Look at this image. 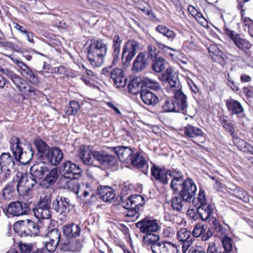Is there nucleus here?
Segmentation results:
<instances>
[{"label":"nucleus","instance_id":"10","mask_svg":"<svg viewBox=\"0 0 253 253\" xmlns=\"http://www.w3.org/2000/svg\"><path fill=\"white\" fill-rule=\"evenodd\" d=\"M13 62L20 69L23 77L33 85H38L40 82L38 77L33 70L25 64L21 60L12 59Z\"/></svg>","mask_w":253,"mask_h":253},{"label":"nucleus","instance_id":"28","mask_svg":"<svg viewBox=\"0 0 253 253\" xmlns=\"http://www.w3.org/2000/svg\"><path fill=\"white\" fill-rule=\"evenodd\" d=\"M52 208L37 204L33 209L35 216L38 219H48L51 217Z\"/></svg>","mask_w":253,"mask_h":253},{"label":"nucleus","instance_id":"16","mask_svg":"<svg viewBox=\"0 0 253 253\" xmlns=\"http://www.w3.org/2000/svg\"><path fill=\"white\" fill-rule=\"evenodd\" d=\"M215 206L213 205H209L207 207V212L208 216H207V221H208L209 224L211 226V228L216 230L217 232L220 231L221 226L219 221L216 218V213Z\"/></svg>","mask_w":253,"mask_h":253},{"label":"nucleus","instance_id":"36","mask_svg":"<svg viewBox=\"0 0 253 253\" xmlns=\"http://www.w3.org/2000/svg\"><path fill=\"white\" fill-rule=\"evenodd\" d=\"M169 68H171L173 71V74L176 76L175 73L174 72L173 69L171 67L169 66L167 61L162 57H158L156 58L155 60H153V62L152 65V70L157 73H160L164 71V70L165 69H166V72L167 69Z\"/></svg>","mask_w":253,"mask_h":253},{"label":"nucleus","instance_id":"42","mask_svg":"<svg viewBox=\"0 0 253 253\" xmlns=\"http://www.w3.org/2000/svg\"><path fill=\"white\" fill-rule=\"evenodd\" d=\"M33 144L37 150L38 158L50 148L49 146L39 137L34 139Z\"/></svg>","mask_w":253,"mask_h":253},{"label":"nucleus","instance_id":"13","mask_svg":"<svg viewBox=\"0 0 253 253\" xmlns=\"http://www.w3.org/2000/svg\"><path fill=\"white\" fill-rule=\"evenodd\" d=\"M112 152H114L118 159L122 163H129L131 157L133 154V150L129 147L118 146L110 148Z\"/></svg>","mask_w":253,"mask_h":253},{"label":"nucleus","instance_id":"58","mask_svg":"<svg viewBox=\"0 0 253 253\" xmlns=\"http://www.w3.org/2000/svg\"><path fill=\"white\" fill-rule=\"evenodd\" d=\"M18 247L21 253H30L33 250L31 244H27L22 242L18 243Z\"/></svg>","mask_w":253,"mask_h":253},{"label":"nucleus","instance_id":"5","mask_svg":"<svg viewBox=\"0 0 253 253\" xmlns=\"http://www.w3.org/2000/svg\"><path fill=\"white\" fill-rule=\"evenodd\" d=\"M14 166V159L9 153H1L0 155V180L1 182L10 176Z\"/></svg>","mask_w":253,"mask_h":253},{"label":"nucleus","instance_id":"17","mask_svg":"<svg viewBox=\"0 0 253 253\" xmlns=\"http://www.w3.org/2000/svg\"><path fill=\"white\" fill-rule=\"evenodd\" d=\"M152 175L156 180L163 184H167L169 182L168 175L169 170H167L164 168H161L154 164L151 169Z\"/></svg>","mask_w":253,"mask_h":253},{"label":"nucleus","instance_id":"44","mask_svg":"<svg viewBox=\"0 0 253 253\" xmlns=\"http://www.w3.org/2000/svg\"><path fill=\"white\" fill-rule=\"evenodd\" d=\"M184 134L189 137H195L202 136L203 132L200 128L188 124L184 127Z\"/></svg>","mask_w":253,"mask_h":253},{"label":"nucleus","instance_id":"33","mask_svg":"<svg viewBox=\"0 0 253 253\" xmlns=\"http://www.w3.org/2000/svg\"><path fill=\"white\" fill-rule=\"evenodd\" d=\"M53 194V192L49 189L43 190L37 204L52 208V201L54 199Z\"/></svg>","mask_w":253,"mask_h":253},{"label":"nucleus","instance_id":"31","mask_svg":"<svg viewBox=\"0 0 253 253\" xmlns=\"http://www.w3.org/2000/svg\"><path fill=\"white\" fill-rule=\"evenodd\" d=\"M63 234L67 238H76L80 235L81 228L75 223L64 225L62 228Z\"/></svg>","mask_w":253,"mask_h":253},{"label":"nucleus","instance_id":"2","mask_svg":"<svg viewBox=\"0 0 253 253\" xmlns=\"http://www.w3.org/2000/svg\"><path fill=\"white\" fill-rule=\"evenodd\" d=\"M107 47L102 40L92 39L87 47V59L93 67L101 66L104 61Z\"/></svg>","mask_w":253,"mask_h":253},{"label":"nucleus","instance_id":"43","mask_svg":"<svg viewBox=\"0 0 253 253\" xmlns=\"http://www.w3.org/2000/svg\"><path fill=\"white\" fill-rule=\"evenodd\" d=\"M10 148L14 157L22 152L23 149L21 147V142L18 137L13 136L10 138Z\"/></svg>","mask_w":253,"mask_h":253},{"label":"nucleus","instance_id":"45","mask_svg":"<svg viewBox=\"0 0 253 253\" xmlns=\"http://www.w3.org/2000/svg\"><path fill=\"white\" fill-rule=\"evenodd\" d=\"M235 143L241 151L247 154L253 155V147L244 140L236 138Z\"/></svg>","mask_w":253,"mask_h":253},{"label":"nucleus","instance_id":"47","mask_svg":"<svg viewBox=\"0 0 253 253\" xmlns=\"http://www.w3.org/2000/svg\"><path fill=\"white\" fill-rule=\"evenodd\" d=\"M185 181L186 179H184V178L172 179L170 185V188L174 193L179 194Z\"/></svg>","mask_w":253,"mask_h":253},{"label":"nucleus","instance_id":"61","mask_svg":"<svg viewBox=\"0 0 253 253\" xmlns=\"http://www.w3.org/2000/svg\"><path fill=\"white\" fill-rule=\"evenodd\" d=\"M51 152V147H50L47 151L43 153L40 157H39L40 162L47 164L50 158V155Z\"/></svg>","mask_w":253,"mask_h":253},{"label":"nucleus","instance_id":"46","mask_svg":"<svg viewBox=\"0 0 253 253\" xmlns=\"http://www.w3.org/2000/svg\"><path fill=\"white\" fill-rule=\"evenodd\" d=\"M45 236L46 238L49 239V240L52 242H55L57 243H59L60 242L61 232L57 228H53L50 229V228H49V230Z\"/></svg>","mask_w":253,"mask_h":253},{"label":"nucleus","instance_id":"41","mask_svg":"<svg viewBox=\"0 0 253 253\" xmlns=\"http://www.w3.org/2000/svg\"><path fill=\"white\" fill-rule=\"evenodd\" d=\"M156 31L166 37L168 41L171 42H173L176 38V35L174 32L164 25H158L156 28Z\"/></svg>","mask_w":253,"mask_h":253},{"label":"nucleus","instance_id":"7","mask_svg":"<svg viewBox=\"0 0 253 253\" xmlns=\"http://www.w3.org/2000/svg\"><path fill=\"white\" fill-rule=\"evenodd\" d=\"M139 47V43L134 40H128L123 46L122 62L123 65L127 66L136 54Z\"/></svg>","mask_w":253,"mask_h":253},{"label":"nucleus","instance_id":"15","mask_svg":"<svg viewBox=\"0 0 253 253\" xmlns=\"http://www.w3.org/2000/svg\"><path fill=\"white\" fill-rule=\"evenodd\" d=\"M58 176V170L56 168H52L51 169L48 168L43 178L41 181L40 185L46 189H48L49 187L54 184Z\"/></svg>","mask_w":253,"mask_h":253},{"label":"nucleus","instance_id":"22","mask_svg":"<svg viewBox=\"0 0 253 253\" xmlns=\"http://www.w3.org/2000/svg\"><path fill=\"white\" fill-rule=\"evenodd\" d=\"M34 154V150L31 144L29 145L27 148L20 152L14 158L22 165L28 164L33 159Z\"/></svg>","mask_w":253,"mask_h":253},{"label":"nucleus","instance_id":"18","mask_svg":"<svg viewBox=\"0 0 253 253\" xmlns=\"http://www.w3.org/2000/svg\"><path fill=\"white\" fill-rule=\"evenodd\" d=\"M193 203L197 207L198 216L202 221H206L203 214L206 212V195L204 191L200 190L198 197L193 200Z\"/></svg>","mask_w":253,"mask_h":253},{"label":"nucleus","instance_id":"6","mask_svg":"<svg viewBox=\"0 0 253 253\" xmlns=\"http://www.w3.org/2000/svg\"><path fill=\"white\" fill-rule=\"evenodd\" d=\"M60 170L64 178L71 180L79 179L82 173L80 166L69 160L65 161L60 165Z\"/></svg>","mask_w":253,"mask_h":253},{"label":"nucleus","instance_id":"56","mask_svg":"<svg viewBox=\"0 0 253 253\" xmlns=\"http://www.w3.org/2000/svg\"><path fill=\"white\" fill-rule=\"evenodd\" d=\"M232 240L228 236H225L222 240V243L225 251L231 252L233 250Z\"/></svg>","mask_w":253,"mask_h":253},{"label":"nucleus","instance_id":"4","mask_svg":"<svg viewBox=\"0 0 253 253\" xmlns=\"http://www.w3.org/2000/svg\"><path fill=\"white\" fill-rule=\"evenodd\" d=\"M14 229L21 236H35L40 231L38 223L29 219L15 222L14 224Z\"/></svg>","mask_w":253,"mask_h":253},{"label":"nucleus","instance_id":"62","mask_svg":"<svg viewBox=\"0 0 253 253\" xmlns=\"http://www.w3.org/2000/svg\"><path fill=\"white\" fill-rule=\"evenodd\" d=\"M141 207H133L132 209L127 210V211L126 216L130 217L137 218L139 216V209Z\"/></svg>","mask_w":253,"mask_h":253},{"label":"nucleus","instance_id":"53","mask_svg":"<svg viewBox=\"0 0 253 253\" xmlns=\"http://www.w3.org/2000/svg\"><path fill=\"white\" fill-rule=\"evenodd\" d=\"M80 108L79 103L76 101H72L69 102V106L66 110V114L69 116L76 114Z\"/></svg>","mask_w":253,"mask_h":253},{"label":"nucleus","instance_id":"40","mask_svg":"<svg viewBox=\"0 0 253 253\" xmlns=\"http://www.w3.org/2000/svg\"><path fill=\"white\" fill-rule=\"evenodd\" d=\"M129 163H130L135 167L141 168L146 165L147 162L144 158L141 155L140 152L138 151L132 155L131 161H129Z\"/></svg>","mask_w":253,"mask_h":253},{"label":"nucleus","instance_id":"63","mask_svg":"<svg viewBox=\"0 0 253 253\" xmlns=\"http://www.w3.org/2000/svg\"><path fill=\"white\" fill-rule=\"evenodd\" d=\"M105 152L104 151H94L93 152V157L94 159V161L95 160L97 161L100 165L104 157V155L105 154Z\"/></svg>","mask_w":253,"mask_h":253},{"label":"nucleus","instance_id":"34","mask_svg":"<svg viewBox=\"0 0 253 253\" xmlns=\"http://www.w3.org/2000/svg\"><path fill=\"white\" fill-rule=\"evenodd\" d=\"M63 158V154L61 150L57 147H51V152L47 164L57 166Z\"/></svg>","mask_w":253,"mask_h":253},{"label":"nucleus","instance_id":"12","mask_svg":"<svg viewBox=\"0 0 253 253\" xmlns=\"http://www.w3.org/2000/svg\"><path fill=\"white\" fill-rule=\"evenodd\" d=\"M136 226L139 228L142 233L157 232L160 229V226L156 220H151L147 218H144L137 222Z\"/></svg>","mask_w":253,"mask_h":253},{"label":"nucleus","instance_id":"24","mask_svg":"<svg viewBox=\"0 0 253 253\" xmlns=\"http://www.w3.org/2000/svg\"><path fill=\"white\" fill-rule=\"evenodd\" d=\"M48 167L46 164L40 162L34 164L30 169L31 174L33 178L42 179L43 178Z\"/></svg>","mask_w":253,"mask_h":253},{"label":"nucleus","instance_id":"64","mask_svg":"<svg viewBox=\"0 0 253 253\" xmlns=\"http://www.w3.org/2000/svg\"><path fill=\"white\" fill-rule=\"evenodd\" d=\"M174 230L170 227H166L163 229V235L165 238H171L174 236Z\"/></svg>","mask_w":253,"mask_h":253},{"label":"nucleus","instance_id":"3","mask_svg":"<svg viewBox=\"0 0 253 253\" xmlns=\"http://www.w3.org/2000/svg\"><path fill=\"white\" fill-rule=\"evenodd\" d=\"M13 182H17L16 189L20 196L28 198L32 194L33 188L37 183L34 178L28 177L27 173L18 171L13 178Z\"/></svg>","mask_w":253,"mask_h":253},{"label":"nucleus","instance_id":"30","mask_svg":"<svg viewBox=\"0 0 253 253\" xmlns=\"http://www.w3.org/2000/svg\"><path fill=\"white\" fill-rule=\"evenodd\" d=\"M111 79L117 87H123L126 84V78L124 76L123 71L119 68L113 70Z\"/></svg>","mask_w":253,"mask_h":253},{"label":"nucleus","instance_id":"57","mask_svg":"<svg viewBox=\"0 0 253 253\" xmlns=\"http://www.w3.org/2000/svg\"><path fill=\"white\" fill-rule=\"evenodd\" d=\"M102 160L101 165L102 166H111L115 164L116 159L115 157L107 154L106 152Z\"/></svg>","mask_w":253,"mask_h":253},{"label":"nucleus","instance_id":"26","mask_svg":"<svg viewBox=\"0 0 253 253\" xmlns=\"http://www.w3.org/2000/svg\"><path fill=\"white\" fill-rule=\"evenodd\" d=\"M97 191L100 199L105 202H110L116 196L115 191L109 186H100L97 188Z\"/></svg>","mask_w":253,"mask_h":253},{"label":"nucleus","instance_id":"32","mask_svg":"<svg viewBox=\"0 0 253 253\" xmlns=\"http://www.w3.org/2000/svg\"><path fill=\"white\" fill-rule=\"evenodd\" d=\"M226 106L232 115L241 114L244 111L242 104L238 101L232 98L226 100Z\"/></svg>","mask_w":253,"mask_h":253},{"label":"nucleus","instance_id":"35","mask_svg":"<svg viewBox=\"0 0 253 253\" xmlns=\"http://www.w3.org/2000/svg\"><path fill=\"white\" fill-rule=\"evenodd\" d=\"M143 241L148 246V249H150L152 252L155 248L154 246L160 245L163 242L160 240L159 236L153 233L147 234L146 236H144Z\"/></svg>","mask_w":253,"mask_h":253},{"label":"nucleus","instance_id":"29","mask_svg":"<svg viewBox=\"0 0 253 253\" xmlns=\"http://www.w3.org/2000/svg\"><path fill=\"white\" fill-rule=\"evenodd\" d=\"M178 194L172 198L171 206L173 210L178 212H183L185 210V204L187 202H190L191 201L185 200L180 194Z\"/></svg>","mask_w":253,"mask_h":253},{"label":"nucleus","instance_id":"48","mask_svg":"<svg viewBox=\"0 0 253 253\" xmlns=\"http://www.w3.org/2000/svg\"><path fill=\"white\" fill-rule=\"evenodd\" d=\"M205 231L204 224L201 222L197 223L193 230V236L195 238H198L202 236V241H206Z\"/></svg>","mask_w":253,"mask_h":253},{"label":"nucleus","instance_id":"11","mask_svg":"<svg viewBox=\"0 0 253 253\" xmlns=\"http://www.w3.org/2000/svg\"><path fill=\"white\" fill-rule=\"evenodd\" d=\"M121 204L126 210L132 209L133 207H142L145 203L144 198L139 195H132L126 198L121 196Z\"/></svg>","mask_w":253,"mask_h":253},{"label":"nucleus","instance_id":"49","mask_svg":"<svg viewBox=\"0 0 253 253\" xmlns=\"http://www.w3.org/2000/svg\"><path fill=\"white\" fill-rule=\"evenodd\" d=\"M140 81L137 78L133 79L128 84L127 89L129 93L135 95L140 92L139 90Z\"/></svg>","mask_w":253,"mask_h":253},{"label":"nucleus","instance_id":"23","mask_svg":"<svg viewBox=\"0 0 253 253\" xmlns=\"http://www.w3.org/2000/svg\"><path fill=\"white\" fill-rule=\"evenodd\" d=\"M208 49L209 52L208 56L212 61L217 62L221 65L224 63L223 53L216 45H211L208 47Z\"/></svg>","mask_w":253,"mask_h":253},{"label":"nucleus","instance_id":"60","mask_svg":"<svg viewBox=\"0 0 253 253\" xmlns=\"http://www.w3.org/2000/svg\"><path fill=\"white\" fill-rule=\"evenodd\" d=\"M59 243H57L56 242H53L50 240L48 241H46L44 244V246L46 248V250L48 252H53L57 248V246L58 245Z\"/></svg>","mask_w":253,"mask_h":253},{"label":"nucleus","instance_id":"1","mask_svg":"<svg viewBox=\"0 0 253 253\" xmlns=\"http://www.w3.org/2000/svg\"><path fill=\"white\" fill-rule=\"evenodd\" d=\"M161 79L163 82L168 83L171 88L176 89L173 99L178 112L184 114L186 112L188 106L187 98L181 90L180 84L177 76H175L173 74L171 68H169L166 72L161 75Z\"/></svg>","mask_w":253,"mask_h":253},{"label":"nucleus","instance_id":"54","mask_svg":"<svg viewBox=\"0 0 253 253\" xmlns=\"http://www.w3.org/2000/svg\"><path fill=\"white\" fill-rule=\"evenodd\" d=\"M142 84L148 88L156 90H158L161 88V85L158 82L148 78L143 80Z\"/></svg>","mask_w":253,"mask_h":253},{"label":"nucleus","instance_id":"51","mask_svg":"<svg viewBox=\"0 0 253 253\" xmlns=\"http://www.w3.org/2000/svg\"><path fill=\"white\" fill-rule=\"evenodd\" d=\"M162 108L164 112H178L177 107L175 105L173 99L166 100L164 104L162 105Z\"/></svg>","mask_w":253,"mask_h":253},{"label":"nucleus","instance_id":"39","mask_svg":"<svg viewBox=\"0 0 253 253\" xmlns=\"http://www.w3.org/2000/svg\"><path fill=\"white\" fill-rule=\"evenodd\" d=\"M122 40L118 35H115L113 39L112 53L113 64H115L119 59Z\"/></svg>","mask_w":253,"mask_h":253},{"label":"nucleus","instance_id":"19","mask_svg":"<svg viewBox=\"0 0 253 253\" xmlns=\"http://www.w3.org/2000/svg\"><path fill=\"white\" fill-rule=\"evenodd\" d=\"M191 232L187 229L182 228L177 231L176 236L178 241L183 244L182 248L187 249L193 242Z\"/></svg>","mask_w":253,"mask_h":253},{"label":"nucleus","instance_id":"52","mask_svg":"<svg viewBox=\"0 0 253 253\" xmlns=\"http://www.w3.org/2000/svg\"><path fill=\"white\" fill-rule=\"evenodd\" d=\"M145 56L150 61L151 59H155L157 57L159 51L155 46L152 44H149L147 47V51L143 52Z\"/></svg>","mask_w":253,"mask_h":253},{"label":"nucleus","instance_id":"50","mask_svg":"<svg viewBox=\"0 0 253 253\" xmlns=\"http://www.w3.org/2000/svg\"><path fill=\"white\" fill-rule=\"evenodd\" d=\"M235 44L242 50L249 49L252 47V44L248 40L241 37L235 39Z\"/></svg>","mask_w":253,"mask_h":253},{"label":"nucleus","instance_id":"21","mask_svg":"<svg viewBox=\"0 0 253 253\" xmlns=\"http://www.w3.org/2000/svg\"><path fill=\"white\" fill-rule=\"evenodd\" d=\"M150 61L145 56L143 52L139 53L133 63L132 70L135 72H139L143 70L149 64Z\"/></svg>","mask_w":253,"mask_h":253},{"label":"nucleus","instance_id":"25","mask_svg":"<svg viewBox=\"0 0 253 253\" xmlns=\"http://www.w3.org/2000/svg\"><path fill=\"white\" fill-rule=\"evenodd\" d=\"M140 94L141 100L145 104L155 106L159 102L157 95L147 89H141Z\"/></svg>","mask_w":253,"mask_h":253},{"label":"nucleus","instance_id":"20","mask_svg":"<svg viewBox=\"0 0 253 253\" xmlns=\"http://www.w3.org/2000/svg\"><path fill=\"white\" fill-rule=\"evenodd\" d=\"M152 253H178V251L176 245L169 242L163 241L160 245L154 246Z\"/></svg>","mask_w":253,"mask_h":253},{"label":"nucleus","instance_id":"8","mask_svg":"<svg viewBox=\"0 0 253 253\" xmlns=\"http://www.w3.org/2000/svg\"><path fill=\"white\" fill-rule=\"evenodd\" d=\"M30 211L27 204L19 201L12 202L7 205L5 215L8 217L18 216L28 214Z\"/></svg>","mask_w":253,"mask_h":253},{"label":"nucleus","instance_id":"38","mask_svg":"<svg viewBox=\"0 0 253 253\" xmlns=\"http://www.w3.org/2000/svg\"><path fill=\"white\" fill-rule=\"evenodd\" d=\"M7 77L14 83L20 91L25 89V86L27 85L26 80L16 75L11 70Z\"/></svg>","mask_w":253,"mask_h":253},{"label":"nucleus","instance_id":"59","mask_svg":"<svg viewBox=\"0 0 253 253\" xmlns=\"http://www.w3.org/2000/svg\"><path fill=\"white\" fill-rule=\"evenodd\" d=\"M14 188L10 184H7L3 189V196L5 199H9L12 196Z\"/></svg>","mask_w":253,"mask_h":253},{"label":"nucleus","instance_id":"37","mask_svg":"<svg viewBox=\"0 0 253 253\" xmlns=\"http://www.w3.org/2000/svg\"><path fill=\"white\" fill-rule=\"evenodd\" d=\"M81 197H83V200L88 205H91L97 200L96 192L87 185L86 188L82 192Z\"/></svg>","mask_w":253,"mask_h":253},{"label":"nucleus","instance_id":"55","mask_svg":"<svg viewBox=\"0 0 253 253\" xmlns=\"http://www.w3.org/2000/svg\"><path fill=\"white\" fill-rule=\"evenodd\" d=\"M234 195L246 203H248L249 201V198L247 193L242 189L237 188L234 191Z\"/></svg>","mask_w":253,"mask_h":253},{"label":"nucleus","instance_id":"14","mask_svg":"<svg viewBox=\"0 0 253 253\" xmlns=\"http://www.w3.org/2000/svg\"><path fill=\"white\" fill-rule=\"evenodd\" d=\"M196 191L197 188L193 180L187 178L179 194L184 199L191 201L195 196Z\"/></svg>","mask_w":253,"mask_h":253},{"label":"nucleus","instance_id":"27","mask_svg":"<svg viewBox=\"0 0 253 253\" xmlns=\"http://www.w3.org/2000/svg\"><path fill=\"white\" fill-rule=\"evenodd\" d=\"M93 151L89 150L84 145L80 146L79 155L84 164L87 165L93 164L94 162Z\"/></svg>","mask_w":253,"mask_h":253},{"label":"nucleus","instance_id":"9","mask_svg":"<svg viewBox=\"0 0 253 253\" xmlns=\"http://www.w3.org/2000/svg\"><path fill=\"white\" fill-rule=\"evenodd\" d=\"M71 203L69 198L57 196L52 201V210L59 215H65L70 210Z\"/></svg>","mask_w":253,"mask_h":253}]
</instances>
